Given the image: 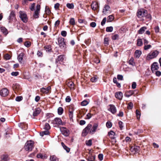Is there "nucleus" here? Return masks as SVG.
<instances>
[{"label": "nucleus", "mask_w": 161, "mask_h": 161, "mask_svg": "<svg viewBox=\"0 0 161 161\" xmlns=\"http://www.w3.org/2000/svg\"><path fill=\"white\" fill-rule=\"evenodd\" d=\"M159 52L157 50H153L151 51L147 55L146 59L150 60L156 58L158 55Z\"/></svg>", "instance_id": "1"}, {"label": "nucleus", "mask_w": 161, "mask_h": 161, "mask_svg": "<svg viewBox=\"0 0 161 161\" xmlns=\"http://www.w3.org/2000/svg\"><path fill=\"white\" fill-rule=\"evenodd\" d=\"M98 126V125L97 123H95L92 128V125L90 124H88L85 129L89 131L90 134H93L96 131Z\"/></svg>", "instance_id": "2"}, {"label": "nucleus", "mask_w": 161, "mask_h": 161, "mask_svg": "<svg viewBox=\"0 0 161 161\" xmlns=\"http://www.w3.org/2000/svg\"><path fill=\"white\" fill-rule=\"evenodd\" d=\"M34 143L32 141H27L25 143L24 148L26 151H31L34 147Z\"/></svg>", "instance_id": "3"}, {"label": "nucleus", "mask_w": 161, "mask_h": 161, "mask_svg": "<svg viewBox=\"0 0 161 161\" xmlns=\"http://www.w3.org/2000/svg\"><path fill=\"white\" fill-rule=\"evenodd\" d=\"M58 44L61 49L66 47V44L64 42V39L61 37H59L58 39Z\"/></svg>", "instance_id": "4"}, {"label": "nucleus", "mask_w": 161, "mask_h": 161, "mask_svg": "<svg viewBox=\"0 0 161 161\" xmlns=\"http://www.w3.org/2000/svg\"><path fill=\"white\" fill-rule=\"evenodd\" d=\"M19 16L22 21L24 23H26L28 21V18L26 13L24 11H20L19 12Z\"/></svg>", "instance_id": "5"}, {"label": "nucleus", "mask_w": 161, "mask_h": 161, "mask_svg": "<svg viewBox=\"0 0 161 161\" xmlns=\"http://www.w3.org/2000/svg\"><path fill=\"white\" fill-rule=\"evenodd\" d=\"M86 159L88 161H94L95 159V155L90 150L86 155Z\"/></svg>", "instance_id": "6"}, {"label": "nucleus", "mask_w": 161, "mask_h": 161, "mask_svg": "<svg viewBox=\"0 0 161 161\" xmlns=\"http://www.w3.org/2000/svg\"><path fill=\"white\" fill-rule=\"evenodd\" d=\"M147 14V10L144 9L139 10L137 13V15L139 18H141L146 16Z\"/></svg>", "instance_id": "7"}, {"label": "nucleus", "mask_w": 161, "mask_h": 161, "mask_svg": "<svg viewBox=\"0 0 161 161\" xmlns=\"http://www.w3.org/2000/svg\"><path fill=\"white\" fill-rule=\"evenodd\" d=\"M40 6L39 4H37L36 6V9L35 10L33 15L35 19L38 18L39 16V14L40 12Z\"/></svg>", "instance_id": "8"}, {"label": "nucleus", "mask_w": 161, "mask_h": 161, "mask_svg": "<svg viewBox=\"0 0 161 161\" xmlns=\"http://www.w3.org/2000/svg\"><path fill=\"white\" fill-rule=\"evenodd\" d=\"M60 130L62 133L65 136H68L69 135V131L66 128L61 127L60 128Z\"/></svg>", "instance_id": "9"}, {"label": "nucleus", "mask_w": 161, "mask_h": 161, "mask_svg": "<svg viewBox=\"0 0 161 161\" xmlns=\"http://www.w3.org/2000/svg\"><path fill=\"white\" fill-rule=\"evenodd\" d=\"M110 6L106 4L103 9V13L104 14H106L110 12Z\"/></svg>", "instance_id": "10"}, {"label": "nucleus", "mask_w": 161, "mask_h": 161, "mask_svg": "<svg viewBox=\"0 0 161 161\" xmlns=\"http://www.w3.org/2000/svg\"><path fill=\"white\" fill-rule=\"evenodd\" d=\"M8 91L6 88H3L0 91V95L3 97L7 96L8 94Z\"/></svg>", "instance_id": "11"}, {"label": "nucleus", "mask_w": 161, "mask_h": 161, "mask_svg": "<svg viewBox=\"0 0 161 161\" xmlns=\"http://www.w3.org/2000/svg\"><path fill=\"white\" fill-rule=\"evenodd\" d=\"M159 68L158 64L157 62L153 63L152 65L151 69L153 73Z\"/></svg>", "instance_id": "12"}, {"label": "nucleus", "mask_w": 161, "mask_h": 161, "mask_svg": "<svg viewBox=\"0 0 161 161\" xmlns=\"http://www.w3.org/2000/svg\"><path fill=\"white\" fill-rule=\"evenodd\" d=\"M139 149L140 147L138 146H134L133 147H131V154H135L138 153Z\"/></svg>", "instance_id": "13"}, {"label": "nucleus", "mask_w": 161, "mask_h": 161, "mask_svg": "<svg viewBox=\"0 0 161 161\" xmlns=\"http://www.w3.org/2000/svg\"><path fill=\"white\" fill-rule=\"evenodd\" d=\"M91 8L93 10H96L99 8L98 3L96 1L92 2L91 4Z\"/></svg>", "instance_id": "14"}, {"label": "nucleus", "mask_w": 161, "mask_h": 161, "mask_svg": "<svg viewBox=\"0 0 161 161\" xmlns=\"http://www.w3.org/2000/svg\"><path fill=\"white\" fill-rule=\"evenodd\" d=\"M15 12L13 11H11L8 18L9 22H11L12 20L15 18Z\"/></svg>", "instance_id": "15"}, {"label": "nucleus", "mask_w": 161, "mask_h": 161, "mask_svg": "<svg viewBox=\"0 0 161 161\" xmlns=\"http://www.w3.org/2000/svg\"><path fill=\"white\" fill-rule=\"evenodd\" d=\"M115 133L113 131H110L108 133V135L109 137L112 139L113 140V141H114L115 142H116L115 136Z\"/></svg>", "instance_id": "16"}, {"label": "nucleus", "mask_w": 161, "mask_h": 161, "mask_svg": "<svg viewBox=\"0 0 161 161\" xmlns=\"http://www.w3.org/2000/svg\"><path fill=\"white\" fill-rule=\"evenodd\" d=\"M51 89L50 86H49L46 88L42 87L40 91L43 93H48Z\"/></svg>", "instance_id": "17"}, {"label": "nucleus", "mask_w": 161, "mask_h": 161, "mask_svg": "<svg viewBox=\"0 0 161 161\" xmlns=\"http://www.w3.org/2000/svg\"><path fill=\"white\" fill-rule=\"evenodd\" d=\"M115 96L116 98L120 100L122 99L123 97V93L120 92H117L115 93Z\"/></svg>", "instance_id": "18"}, {"label": "nucleus", "mask_w": 161, "mask_h": 161, "mask_svg": "<svg viewBox=\"0 0 161 161\" xmlns=\"http://www.w3.org/2000/svg\"><path fill=\"white\" fill-rule=\"evenodd\" d=\"M66 84L71 89H73L74 86V83L71 81H67L66 82Z\"/></svg>", "instance_id": "19"}, {"label": "nucleus", "mask_w": 161, "mask_h": 161, "mask_svg": "<svg viewBox=\"0 0 161 161\" xmlns=\"http://www.w3.org/2000/svg\"><path fill=\"white\" fill-rule=\"evenodd\" d=\"M54 122L55 123L58 125H63L62 121L60 118H56L54 119Z\"/></svg>", "instance_id": "20"}, {"label": "nucleus", "mask_w": 161, "mask_h": 161, "mask_svg": "<svg viewBox=\"0 0 161 161\" xmlns=\"http://www.w3.org/2000/svg\"><path fill=\"white\" fill-rule=\"evenodd\" d=\"M24 56V54L23 53H20L18 56L17 59L19 62L21 63L23 59V58Z\"/></svg>", "instance_id": "21"}, {"label": "nucleus", "mask_w": 161, "mask_h": 161, "mask_svg": "<svg viewBox=\"0 0 161 161\" xmlns=\"http://www.w3.org/2000/svg\"><path fill=\"white\" fill-rule=\"evenodd\" d=\"M110 111L112 114H115L116 112V109L115 106L113 105H110Z\"/></svg>", "instance_id": "22"}, {"label": "nucleus", "mask_w": 161, "mask_h": 161, "mask_svg": "<svg viewBox=\"0 0 161 161\" xmlns=\"http://www.w3.org/2000/svg\"><path fill=\"white\" fill-rule=\"evenodd\" d=\"M0 29L1 32L6 35L8 33L7 30L4 27L1 26L0 27Z\"/></svg>", "instance_id": "23"}, {"label": "nucleus", "mask_w": 161, "mask_h": 161, "mask_svg": "<svg viewBox=\"0 0 161 161\" xmlns=\"http://www.w3.org/2000/svg\"><path fill=\"white\" fill-rule=\"evenodd\" d=\"M142 51L140 50H136L135 51L134 53L135 57L139 58L142 54Z\"/></svg>", "instance_id": "24"}, {"label": "nucleus", "mask_w": 161, "mask_h": 161, "mask_svg": "<svg viewBox=\"0 0 161 161\" xmlns=\"http://www.w3.org/2000/svg\"><path fill=\"white\" fill-rule=\"evenodd\" d=\"M64 55H61L59 56L58 57V58L56 60V63H58V61H61L62 62L64 59Z\"/></svg>", "instance_id": "25"}, {"label": "nucleus", "mask_w": 161, "mask_h": 161, "mask_svg": "<svg viewBox=\"0 0 161 161\" xmlns=\"http://www.w3.org/2000/svg\"><path fill=\"white\" fill-rule=\"evenodd\" d=\"M41 111L39 108H37L35 109V111L33 112V115L34 116H36L40 113Z\"/></svg>", "instance_id": "26"}, {"label": "nucleus", "mask_w": 161, "mask_h": 161, "mask_svg": "<svg viewBox=\"0 0 161 161\" xmlns=\"http://www.w3.org/2000/svg\"><path fill=\"white\" fill-rule=\"evenodd\" d=\"M2 160L3 161H7L9 159L8 156L7 155H3L1 157Z\"/></svg>", "instance_id": "27"}, {"label": "nucleus", "mask_w": 161, "mask_h": 161, "mask_svg": "<svg viewBox=\"0 0 161 161\" xmlns=\"http://www.w3.org/2000/svg\"><path fill=\"white\" fill-rule=\"evenodd\" d=\"M147 29L146 27L144 26L141 28L138 31V32L139 34H143L145 31V30Z\"/></svg>", "instance_id": "28"}, {"label": "nucleus", "mask_w": 161, "mask_h": 161, "mask_svg": "<svg viewBox=\"0 0 161 161\" xmlns=\"http://www.w3.org/2000/svg\"><path fill=\"white\" fill-rule=\"evenodd\" d=\"M61 144L63 148L66 151L67 153L69 152L70 151V148L67 147L63 142L61 143Z\"/></svg>", "instance_id": "29"}, {"label": "nucleus", "mask_w": 161, "mask_h": 161, "mask_svg": "<svg viewBox=\"0 0 161 161\" xmlns=\"http://www.w3.org/2000/svg\"><path fill=\"white\" fill-rule=\"evenodd\" d=\"M114 19V16L112 15H110L108 17L107 21V22H111L113 21Z\"/></svg>", "instance_id": "30"}, {"label": "nucleus", "mask_w": 161, "mask_h": 161, "mask_svg": "<svg viewBox=\"0 0 161 161\" xmlns=\"http://www.w3.org/2000/svg\"><path fill=\"white\" fill-rule=\"evenodd\" d=\"M73 115V110L72 108L69 109V116L70 119L72 118Z\"/></svg>", "instance_id": "31"}, {"label": "nucleus", "mask_w": 161, "mask_h": 161, "mask_svg": "<svg viewBox=\"0 0 161 161\" xmlns=\"http://www.w3.org/2000/svg\"><path fill=\"white\" fill-rule=\"evenodd\" d=\"M63 112L64 109L60 107L58 108V112L59 115H61L63 113Z\"/></svg>", "instance_id": "32"}, {"label": "nucleus", "mask_w": 161, "mask_h": 161, "mask_svg": "<svg viewBox=\"0 0 161 161\" xmlns=\"http://www.w3.org/2000/svg\"><path fill=\"white\" fill-rule=\"evenodd\" d=\"M49 132L48 131V130H46L45 131H43L41 132L40 133V135L42 136H44V135H47L49 134Z\"/></svg>", "instance_id": "33"}, {"label": "nucleus", "mask_w": 161, "mask_h": 161, "mask_svg": "<svg viewBox=\"0 0 161 161\" xmlns=\"http://www.w3.org/2000/svg\"><path fill=\"white\" fill-rule=\"evenodd\" d=\"M143 44L142 39H138L137 40V45L138 46H141Z\"/></svg>", "instance_id": "34"}, {"label": "nucleus", "mask_w": 161, "mask_h": 161, "mask_svg": "<svg viewBox=\"0 0 161 161\" xmlns=\"http://www.w3.org/2000/svg\"><path fill=\"white\" fill-rule=\"evenodd\" d=\"M152 47V46L150 44H147L144 45L143 47L144 49L145 50H147Z\"/></svg>", "instance_id": "35"}, {"label": "nucleus", "mask_w": 161, "mask_h": 161, "mask_svg": "<svg viewBox=\"0 0 161 161\" xmlns=\"http://www.w3.org/2000/svg\"><path fill=\"white\" fill-rule=\"evenodd\" d=\"M89 132L85 128L83 130L82 135L83 136H85L87 135Z\"/></svg>", "instance_id": "36"}, {"label": "nucleus", "mask_w": 161, "mask_h": 161, "mask_svg": "<svg viewBox=\"0 0 161 161\" xmlns=\"http://www.w3.org/2000/svg\"><path fill=\"white\" fill-rule=\"evenodd\" d=\"M46 51L49 52L52 49L51 46L49 45H47L44 47Z\"/></svg>", "instance_id": "37"}, {"label": "nucleus", "mask_w": 161, "mask_h": 161, "mask_svg": "<svg viewBox=\"0 0 161 161\" xmlns=\"http://www.w3.org/2000/svg\"><path fill=\"white\" fill-rule=\"evenodd\" d=\"M69 24L73 25H74L75 24V19L74 18H71L70 19L69 21Z\"/></svg>", "instance_id": "38"}, {"label": "nucleus", "mask_w": 161, "mask_h": 161, "mask_svg": "<svg viewBox=\"0 0 161 161\" xmlns=\"http://www.w3.org/2000/svg\"><path fill=\"white\" fill-rule=\"evenodd\" d=\"M66 6L67 8L69 9H73L74 8V4L72 3H68L66 4Z\"/></svg>", "instance_id": "39"}, {"label": "nucleus", "mask_w": 161, "mask_h": 161, "mask_svg": "<svg viewBox=\"0 0 161 161\" xmlns=\"http://www.w3.org/2000/svg\"><path fill=\"white\" fill-rule=\"evenodd\" d=\"M45 12L46 14L47 15L51 13L50 10L47 6H46L45 7Z\"/></svg>", "instance_id": "40"}, {"label": "nucleus", "mask_w": 161, "mask_h": 161, "mask_svg": "<svg viewBox=\"0 0 161 161\" xmlns=\"http://www.w3.org/2000/svg\"><path fill=\"white\" fill-rule=\"evenodd\" d=\"M44 129L46 130H48L50 129V126L48 123H46L45 125Z\"/></svg>", "instance_id": "41"}, {"label": "nucleus", "mask_w": 161, "mask_h": 161, "mask_svg": "<svg viewBox=\"0 0 161 161\" xmlns=\"http://www.w3.org/2000/svg\"><path fill=\"white\" fill-rule=\"evenodd\" d=\"M50 160L51 161H57L58 159L55 156H52L50 157Z\"/></svg>", "instance_id": "42"}, {"label": "nucleus", "mask_w": 161, "mask_h": 161, "mask_svg": "<svg viewBox=\"0 0 161 161\" xmlns=\"http://www.w3.org/2000/svg\"><path fill=\"white\" fill-rule=\"evenodd\" d=\"M88 102L86 100L83 101L81 103V105L82 106H86L88 104Z\"/></svg>", "instance_id": "43"}, {"label": "nucleus", "mask_w": 161, "mask_h": 161, "mask_svg": "<svg viewBox=\"0 0 161 161\" xmlns=\"http://www.w3.org/2000/svg\"><path fill=\"white\" fill-rule=\"evenodd\" d=\"M113 27L112 26L107 27L106 28V31L107 32H112L113 30Z\"/></svg>", "instance_id": "44"}, {"label": "nucleus", "mask_w": 161, "mask_h": 161, "mask_svg": "<svg viewBox=\"0 0 161 161\" xmlns=\"http://www.w3.org/2000/svg\"><path fill=\"white\" fill-rule=\"evenodd\" d=\"M106 125L107 128H110L112 126V124L110 121H108L106 124Z\"/></svg>", "instance_id": "45"}, {"label": "nucleus", "mask_w": 161, "mask_h": 161, "mask_svg": "<svg viewBox=\"0 0 161 161\" xmlns=\"http://www.w3.org/2000/svg\"><path fill=\"white\" fill-rule=\"evenodd\" d=\"M108 38L107 37H105L104 39V43L105 44H106L107 45H108Z\"/></svg>", "instance_id": "46"}, {"label": "nucleus", "mask_w": 161, "mask_h": 161, "mask_svg": "<svg viewBox=\"0 0 161 161\" xmlns=\"http://www.w3.org/2000/svg\"><path fill=\"white\" fill-rule=\"evenodd\" d=\"M86 144L87 146H91L92 144V141L91 140H89L86 141Z\"/></svg>", "instance_id": "47"}, {"label": "nucleus", "mask_w": 161, "mask_h": 161, "mask_svg": "<svg viewBox=\"0 0 161 161\" xmlns=\"http://www.w3.org/2000/svg\"><path fill=\"white\" fill-rule=\"evenodd\" d=\"M24 45L27 47H29L31 45V43L30 42L26 41L25 42Z\"/></svg>", "instance_id": "48"}, {"label": "nucleus", "mask_w": 161, "mask_h": 161, "mask_svg": "<svg viewBox=\"0 0 161 161\" xmlns=\"http://www.w3.org/2000/svg\"><path fill=\"white\" fill-rule=\"evenodd\" d=\"M125 96L126 97H129L131 96V92L130 91L126 92L125 95Z\"/></svg>", "instance_id": "49"}, {"label": "nucleus", "mask_w": 161, "mask_h": 161, "mask_svg": "<svg viewBox=\"0 0 161 161\" xmlns=\"http://www.w3.org/2000/svg\"><path fill=\"white\" fill-rule=\"evenodd\" d=\"M4 58L5 59L8 60L10 58L11 56L8 54H6L4 55Z\"/></svg>", "instance_id": "50"}, {"label": "nucleus", "mask_w": 161, "mask_h": 161, "mask_svg": "<svg viewBox=\"0 0 161 161\" xmlns=\"http://www.w3.org/2000/svg\"><path fill=\"white\" fill-rule=\"evenodd\" d=\"M117 78L119 80H122L123 79V75H118L117 76Z\"/></svg>", "instance_id": "51"}, {"label": "nucleus", "mask_w": 161, "mask_h": 161, "mask_svg": "<svg viewBox=\"0 0 161 161\" xmlns=\"http://www.w3.org/2000/svg\"><path fill=\"white\" fill-rule=\"evenodd\" d=\"M140 114H140V112L139 111H138V110H136V115L137 118L138 119H139L140 118Z\"/></svg>", "instance_id": "52"}, {"label": "nucleus", "mask_w": 161, "mask_h": 161, "mask_svg": "<svg viewBox=\"0 0 161 161\" xmlns=\"http://www.w3.org/2000/svg\"><path fill=\"white\" fill-rule=\"evenodd\" d=\"M107 21V19L106 17H104L101 22V25L102 26H103L105 23L106 21Z\"/></svg>", "instance_id": "53"}, {"label": "nucleus", "mask_w": 161, "mask_h": 161, "mask_svg": "<svg viewBox=\"0 0 161 161\" xmlns=\"http://www.w3.org/2000/svg\"><path fill=\"white\" fill-rule=\"evenodd\" d=\"M136 82H133L131 85V88L134 89L136 88Z\"/></svg>", "instance_id": "54"}, {"label": "nucleus", "mask_w": 161, "mask_h": 161, "mask_svg": "<svg viewBox=\"0 0 161 161\" xmlns=\"http://www.w3.org/2000/svg\"><path fill=\"white\" fill-rule=\"evenodd\" d=\"M19 74V72L18 71L13 72H12L11 74L12 76H16L18 75Z\"/></svg>", "instance_id": "55"}, {"label": "nucleus", "mask_w": 161, "mask_h": 161, "mask_svg": "<svg viewBox=\"0 0 161 161\" xmlns=\"http://www.w3.org/2000/svg\"><path fill=\"white\" fill-rule=\"evenodd\" d=\"M61 34L62 36L65 37L66 36L67 32L65 31H61Z\"/></svg>", "instance_id": "56"}, {"label": "nucleus", "mask_w": 161, "mask_h": 161, "mask_svg": "<svg viewBox=\"0 0 161 161\" xmlns=\"http://www.w3.org/2000/svg\"><path fill=\"white\" fill-rule=\"evenodd\" d=\"M123 122L121 121H119V126L121 130H122L123 129Z\"/></svg>", "instance_id": "57"}, {"label": "nucleus", "mask_w": 161, "mask_h": 161, "mask_svg": "<svg viewBox=\"0 0 161 161\" xmlns=\"http://www.w3.org/2000/svg\"><path fill=\"white\" fill-rule=\"evenodd\" d=\"M37 56L39 57H42L43 55V53L42 52L38 51L37 52Z\"/></svg>", "instance_id": "58"}, {"label": "nucleus", "mask_w": 161, "mask_h": 161, "mask_svg": "<svg viewBox=\"0 0 161 161\" xmlns=\"http://www.w3.org/2000/svg\"><path fill=\"white\" fill-rule=\"evenodd\" d=\"M98 158L100 161L103 160V155L102 154H99L98 155Z\"/></svg>", "instance_id": "59"}, {"label": "nucleus", "mask_w": 161, "mask_h": 161, "mask_svg": "<svg viewBox=\"0 0 161 161\" xmlns=\"http://www.w3.org/2000/svg\"><path fill=\"white\" fill-rule=\"evenodd\" d=\"M22 98H23L22 97H21V96H18V97H17L16 98L15 100L17 101H20L22 99Z\"/></svg>", "instance_id": "60"}, {"label": "nucleus", "mask_w": 161, "mask_h": 161, "mask_svg": "<svg viewBox=\"0 0 161 161\" xmlns=\"http://www.w3.org/2000/svg\"><path fill=\"white\" fill-rule=\"evenodd\" d=\"M35 6V3H33L31 5L30 8V9H31V11H33L34 10Z\"/></svg>", "instance_id": "61"}, {"label": "nucleus", "mask_w": 161, "mask_h": 161, "mask_svg": "<svg viewBox=\"0 0 161 161\" xmlns=\"http://www.w3.org/2000/svg\"><path fill=\"white\" fill-rule=\"evenodd\" d=\"M143 44L144 45L148 44L149 42L147 39L145 38H143Z\"/></svg>", "instance_id": "62"}, {"label": "nucleus", "mask_w": 161, "mask_h": 161, "mask_svg": "<svg viewBox=\"0 0 161 161\" xmlns=\"http://www.w3.org/2000/svg\"><path fill=\"white\" fill-rule=\"evenodd\" d=\"M71 98L69 96H67L65 98V101L67 102H69L71 101Z\"/></svg>", "instance_id": "63"}, {"label": "nucleus", "mask_w": 161, "mask_h": 161, "mask_svg": "<svg viewBox=\"0 0 161 161\" xmlns=\"http://www.w3.org/2000/svg\"><path fill=\"white\" fill-rule=\"evenodd\" d=\"M90 25L92 27H95L96 25V24L95 22H92L90 24Z\"/></svg>", "instance_id": "64"}]
</instances>
